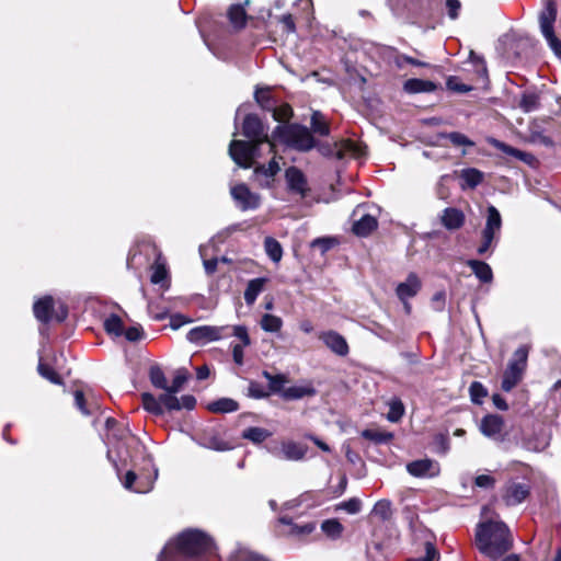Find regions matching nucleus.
Listing matches in <instances>:
<instances>
[{
  "label": "nucleus",
  "mask_w": 561,
  "mask_h": 561,
  "mask_svg": "<svg viewBox=\"0 0 561 561\" xmlns=\"http://www.w3.org/2000/svg\"><path fill=\"white\" fill-rule=\"evenodd\" d=\"M285 180L289 192L298 194L301 198L307 196L309 187L301 170L296 167H289L285 171Z\"/></svg>",
  "instance_id": "nucleus-13"
},
{
  "label": "nucleus",
  "mask_w": 561,
  "mask_h": 561,
  "mask_svg": "<svg viewBox=\"0 0 561 561\" xmlns=\"http://www.w3.org/2000/svg\"><path fill=\"white\" fill-rule=\"evenodd\" d=\"M447 88L451 91H456V92H460V93L468 92L471 90L470 87H468L463 83H460L458 81L457 77H449L447 79Z\"/></svg>",
  "instance_id": "nucleus-59"
},
{
  "label": "nucleus",
  "mask_w": 561,
  "mask_h": 561,
  "mask_svg": "<svg viewBox=\"0 0 561 561\" xmlns=\"http://www.w3.org/2000/svg\"><path fill=\"white\" fill-rule=\"evenodd\" d=\"M232 561H267L262 556L247 549V548H240L238 549L233 556Z\"/></svg>",
  "instance_id": "nucleus-50"
},
{
  "label": "nucleus",
  "mask_w": 561,
  "mask_h": 561,
  "mask_svg": "<svg viewBox=\"0 0 561 561\" xmlns=\"http://www.w3.org/2000/svg\"><path fill=\"white\" fill-rule=\"evenodd\" d=\"M407 470L411 476L419 478L435 477L439 473V465L432 459H420L408 463Z\"/></svg>",
  "instance_id": "nucleus-16"
},
{
  "label": "nucleus",
  "mask_w": 561,
  "mask_h": 561,
  "mask_svg": "<svg viewBox=\"0 0 561 561\" xmlns=\"http://www.w3.org/2000/svg\"><path fill=\"white\" fill-rule=\"evenodd\" d=\"M529 485L520 482H508L504 488L503 500L506 505L520 504L529 495Z\"/></svg>",
  "instance_id": "nucleus-15"
},
{
  "label": "nucleus",
  "mask_w": 561,
  "mask_h": 561,
  "mask_svg": "<svg viewBox=\"0 0 561 561\" xmlns=\"http://www.w3.org/2000/svg\"><path fill=\"white\" fill-rule=\"evenodd\" d=\"M264 249L266 254L273 262L278 263L282 260L283 248L276 239L272 237H266L264 240Z\"/></svg>",
  "instance_id": "nucleus-36"
},
{
  "label": "nucleus",
  "mask_w": 561,
  "mask_h": 561,
  "mask_svg": "<svg viewBox=\"0 0 561 561\" xmlns=\"http://www.w3.org/2000/svg\"><path fill=\"white\" fill-rule=\"evenodd\" d=\"M404 413L403 404L400 401H392L389 405L387 419L390 422H398Z\"/></svg>",
  "instance_id": "nucleus-53"
},
{
  "label": "nucleus",
  "mask_w": 561,
  "mask_h": 561,
  "mask_svg": "<svg viewBox=\"0 0 561 561\" xmlns=\"http://www.w3.org/2000/svg\"><path fill=\"white\" fill-rule=\"evenodd\" d=\"M199 444L206 448L215 450H226L229 448L228 444L216 436L204 435Z\"/></svg>",
  "instance_id": "nucleus-51"
},
{
  "label": "nucleus",
  "mask_w": 561,
  "mask_h": 561,
  "mask_svg": "<svg viewBox=\"0 0 561 561\" xmlns=\"http://www.w3.org/2000/svg\"><path fill=\"white\" fill-rule=\"evenodd\" d=\"M497 243H495V241L491 240V239H488V238H482L481 237V242L477 249V253L479 255H484L485 253H488L489 251H492L493 248L496 245Z\"/></svg>",
  "instance_id": "nucleus-63"
},
{
  "label": "nucleus",
  "mask_w": 561,
  "mask_h": 561,
  "mask_svg": "<svg viewBox=\"0 0 561 561\" xmlns=\"http://www.w3.org/2000/svg\"><path fill=\"white\" fill-rule=\"evenodd\" d=\"M362 436L376 444L387 443L392 439L393 435L389 432H382L377 430H365Z\"/></svg>",
  "instance_id": "nucleus-46"
},
{
  "label": "nucleus",
  "mask_w": 561,
  "mask_h": 561,
  "mask_svg": "<svg viewBox=\"0 0 561 561\" xmlns=\"http://www.w3.org/2000/svg\"><path fill=\"white\" fill-rule=\"evenodd\" d=\"M280 171V167L276 157H274L267 165L260 164L253 170V181L262 188L272 187L276 174Z\"/></svg>",
  "instance_id": "nucleus-10"
},
{
  "label": "nucleus",
  "mask_w": 561,
  "mask_h": 561,
  "mask_svg": "<svg viewBox=\"0 0 561 561\" xmlns=\"http://www.w3.org/2000/svg\"><path fill=\"white\" fill-rule=\"evenodd\" d=\"M317 393L314 387L311 382H306L304 385H296L288 388H285L282 391V397L285 400H299L305 397H313Z\"/></svg>",
  "instance_id": "nucleus-22"
},
{
  "label": "nucleus",
  "mask_w": 561,
  "mask_h": 561,
  "mask_svg": "<svg viewBox=\"0 0 561 561\" xmlns=\"http://www.w3.org/2000/svg\"><path fill=\"white\" fill-rule=\"evenodd\" d=\"M227 331H225L226 336L228 335H234L242 342L241 345L248 346L250 344V337L248 334V330L245 327L242 325H234V327H227Z\"/></svg>",
  "instance_id": "nucleus-52"
},
{
  "label": "nucleus",
  "mask_w": 561,
  "mask_h": 561,
  "mask_svg": "<svg viewBox=\"0 0 561 561\" xmlns=\"http://www.w3.org/2000/svg\"><path fill=\"white\" fill-rule=\"evenodd\" d=\"M469 393L473 403L481 404L483 399L488 396V390L481 382L473 381L469 387Z\"/></svg>",
  "instance_id": "nucleus-48"
},
{
  "label": "nucleus",
  "mask_w": 561,
  "mask_h": 561,
  "mask_svg": "<svg viewBox=\"0 0 561 561\" xmlns=\"http://www.w3.org/2000/svg\"><path fill=\"white\" fill-rule=\"evenodd\" d=\"M242 438L252 442L253 444H260L272 436V433L263 427H248L242 432Z\"/></svg>",
  "instance_id": "nucleus-35"
},
{
  "label": "nucleus",
  "mask_w": 561,
  "mask_h": 561,
  "mask_svg": "<svg viewBox=\"0 0 561 561\" xmlns=\"http://www.w3.org/2000/svg\"><path fill=\"white\" fill-rule=\"evenodd\" d=\"M106 428H107V437L110 438L111 436H113L114 438H118V439H123L124 436L126 435V431L125 430H122L121 433L119 432H115L114 431V427L117 425V422L112 419V417H108L106 420Z\"/></svg>",
  "instance_id": "nucleus-60"
},
{
  "label": "nucleus",
  "mask_w": 561,
  "mask_h": 561,
  "mask_svg": "<svg viewBox=\"0 0 561 561\" xmlns=\"http://www.w3.org/2000/svg\"><path fill=\"white\" fill-rule=\"evenodd\" d=\"M446 138L449 139L454 146H474L473 141H471L466 135L458 131L447 134Z\"/></svg>",
  "instance_id": "nucleus-54"
},
{
  "label": "nucleus",
  "mask_w": 561,
  "mask_h": 561,
  "mask_svg": "<svg viewBox=\"0 0 561 561\" xmlns=\"http://www.w3.org/2000/svg\"><path fill=\"white\" fill-rule=\"evenodd\" d=\"M282 325L283 320L274 314L265 313L261 319V328L266 332H278Z\"/></svg>",
  "instance_id": "nucleus-42"
},
{
  "label": "nucleus",
  "mask_w": 561,
  "mask_h": 561,
  "mask_svg": "<svg viewBox=\"0 0 561 561\" xmlns=\"http://www.w3.org/2000/svg\"><path fill=\"white\" fill-rule=\"evenodd\" d=\"M557 18V5L553 0H545V8L539 14V24L543 37L547 39L550 48L561 57V39L557 38L553 31V24Z\"/></svg>",
  "instance_id": "nucleus-5"
},
{
  "label": "nucleus",
  "mask_w": 561,
  "mask_h": 561,
  "mask_svg": "<svg viewBox=\"0 0 561 561\" xmlns=\"http://www.w3.org/2000/svg\"><path fill=\"white\" fill-rule=\"evenodd\" d=\"M393 10H405L414 16H427L432 11V0H389Z\"/></svg>",
  "instance_id": "nucleus-12"
},
{
  "label": "nucleus",
  "mask_w": 561,
  "mask_h": 561,
  "mask_svg": "<svg viewBox=\"0 0 561 561\" xmlns=\"http://www.w3.org/2000/svg\"><path fill=\"white\" fill-rule=\"evenodd\" d=\"M461 179L465 181L467 186L474 188L482 182L483 174L479 170L470 168L462 170Z\"/></svg>",
  "instance_id": "nucleus-43"
},
{
  "label": "nucleus",
  "mask_w": 561,
  "mask_h": 561,
  "mask_svg": "<svg viewBox=\"0 0 561 561\" xmlns=\"http://www.w3.org/2000/svg\"><path fill=\"white\" fill-rule=\"evenodd\" d=\"M403 90L410 94L430 93L436 90V84L430 80L412 78L403 83Z\"/></svg>",
  "instance_id": "nucleus-25"
},
{
  "label": "nucleus",
  "mask_w": 561,
  "mask_h": 561,
  "mask_svg": "<svg viewBox=\"0 0 561 561\" xmlns=\"http://www.w3.org/2000/svg\"><path fill=\"white\" fill-rule=\"evenodd\" d=\"M393 64L400 70L404 69V67L407 65H411L414 67H431V65L428 62H425L423 60H420L417 58H414V57H411V56H408L405 54H401L398 51L396 53V55L393 57Z\"/></svg>",
  "instance_id": "nucleus-37"
},
{
  "label": "nucleus",
  "mask_w": 561,
  "mask_h": 561,
  "mask_svg": "<svg viewBox=\"0 0 561 561\" xmlns=\"http://www.w3.org/2000/svg\"><path fill=\"white\" fill-rule=\"evenodd\" d=\"M214 549L208 535L197 529H187L165 545L158 561H192L193 558L213 553Z\"/></svg>",
  "instance_id": "nucleus-2"
},
{
  "label": "nucleus",
  "mask_w": 561,
  "mask_h": 561,
  "mask_svg": "<svg viewBox=\"0 0 561 561\" xmlns=\"http://www.w3.org/2000/svg\"><path fill=\"white\" fill-rule=\"evenodd\" d=\"M435 446L437 453L446 455L450 448L449 438L445 434H438L435 436Z\"/></svg>",
  "instance_id": "nucleus-57"
},
{
  "label": "nucleus",
  "mask_w": 561,
  "mask_h": 561,
  "mask_svg": "<svg viewBox=\"0 0 561 561\" xmlns=\"http://www.w3.org/2000/svg\"><path fill=\"white\" fill-rule=\"evenodd\" d=\"M337 159H343L347 156L360 157L364 154V150L360 145L346 139L334 144V149L330 151Z\"/></svg>",
  "instance_id": "nucleus-21"
},
{
  "label": "nucleus",
  "mask_w": 561,
  "mask_h": 561,
  "mask_svg": "<svg viewBox=\"0 0 561 561\" xmlns=\"http://www.w3.org/2000/svg\"><path fill=\"white\" fill-rule=\"evenodd\" d=\"M466 217L462 210L456 207H447L442 211L440 222L447 230H458L465 224Z\"/></svg>",
  "instance_id": "nucleus-20"
},
{
  "label": "nucleus",
  "mask_w": 561,
  "mask_h": 561,
  "mask_svg": "<svg viewBox=\"0 0 561 561\" xmlns=\"http://www.w3.org/2000/svg\"><path fill=\"white\" fill-rule=\"evenodd\" d=\"M273 138L302 152L316 147V139L310 129L296 123L277 125L273 130Z\"/></svg>",
  "instance_id": "nucleus-4"
},
{
  "label": "nucleus",
  "mask_w": 561,
  "mask_h": 561,
  "mask_svg": "<svg viewBox=\"0 0 561 561\" xmlns=\"http://www.w3.org/2000/svg\"><path fill=\"white\" fill-rule=\"evenodd\" d=\"M248 394L255 399H261V398L267 397V392L264 390V387L256 381L250 382V385L248 387Z\"/></svg>",
  "instance_id": "nucleus-58"
},
{
  "label": "nucleus",
  "mask_w": 561,
  "mask_h": 561,
  "mask_svg": "<svg viewBox=\"0 0 561 561\" xmlns=\"http://www.w3.org/2000/svg\"><path fill=\"white\" fill-rule=\"evenodd\" d=\"M311 134H318L320 136H328L330 134V126L328 122L325 121L324 115L319 112L314 111L311 115Z\"/></svg>",
  "instance_id": "nucleus-34"
},
{
  "label": "nucleus",
  "mask_w": 561,
  "mask_h": 561,
  "mask_svg": "<svg viewBox=\"0 0 561 561\" xmlns=\"http://www.w3.org/2000/svg\"><path fill=\"white\" fill-rule=\"evenodd\" d=\"M438 553L436 548L431 543L426 542L425 545V556L415 559V561H434L437 558Z\"/></svg>",
  "instance_id": "nucleus-64"
},
{
  "label": "nucleus",
  "mask_w": 561,
  "mask_h": 561,
  "mask_svg": "<svg viewBox=\"0 0 561 561\" xmlns=\"http://www.w3.org/2000/svg\"><path fill=\"white\" fill-rule=\"evenodd\" d=\"M161 408L168 411H179L181 409L193 410L196 405V399L186 394L181 399L175 397V392H171L170 390H164L163 393L159 396Z\"/></svg>",
  "instance_id": "nucleus-11"
},
{
  "label": "nucleus",
  "mask_w": 561,
  "mask_h": 561,
  "mask_svg": "<svg viewBox=\"0 0 561 561\" xmlns=\"http://www.w3.org/2000/svg\"><path fill=\"white\" fill-rule=\"evenodd\" d=\"M149 379L152 386L157 389L167 390L168 380L159 365H153L149 369Z\"/></svg>",
  "instance_id": "nucleus-39"
},
{
  "label": "nucleus",
  "mask_w": 561,
  "mask_h": 561,
  "mask_svg": "<svg viewBox=\"0 0 561 561\" xmlns=\"http://www.w3.org/2000/svg\"><path fill=\"white\" fill-rule=\"evenodd\" d=\"M504 428V420L497 414H489L484 416L480 424V431L486 437L494 440L502 439V432Z\"/></svg>",
  "instance_id": "nucleus-17"
},
{
  "label": "nucleus",
  "mask_w": 561,
  "mask_h": 561,
  "mask_svg": "<svg viewBox=\"0 0 561 561\" xmlns=\"http://www.w3.org/2000/svg\"><path fill=\"white\" fill-rule=\"evenodd\" d=\"M321 529L327 536L337 538L343 531V526L336 519H327L322 523Z\"/></svg>",
  "instance_id": "nucleus-47"
},
{
  "label": "nucleus",
  "mask_w": 561,
  "mask_h": 561,
  "mask_svg": "<svg viewBox=\"0 0 561 561\" xmlns=\"http://www.w3.org/2000/svg\"><path fill=\"white\" fill-rule=\"evenodd\" d=\"M467 265L472 270L473 274L482 282L490 283L493 279V272L491 266L478 260H469Z\"/></svg>",
  "instance_id": "nucleus-28"
},
{
  "label": "nucleus",
  "mask_w": 561,
  "mask_h": 561,
  "mask_svg": "<svg viewBox=\"0 0 561 561\" xmlns=\"http://www.w3.org/2000/svg\"><path fill=\"white\" fill-rule=\"evenodd\" d=\"M549 445V437L545 433L535 434L523 439V446L527 450L541 451Z\"/></svg>",
  "instance_id": "nucleus-32"
},
{
  "label": "nucleus",
  "mask_w": 561,
  "mask_h": 561,
  "mask_svg": "<svg viewBox=\"0 0 561 561\" xmlns=\"http://www.w3.org/2000/svg\"><path fill=\"white\" fill-rule=\"evenodd\" d=\"M37 371L43 378L49 380L51 383H55V385L62 383V379L57 374V371L53 367L44 364L42 360H39V363H38Z\"/></svg>",
  "instance_id": "nucleus-45"
},
{
  "label": "nucleus",
  "mask_w": 561,
  "mask_h": 561,
  "mask_svg": "<svg viewBox=\"0 0 561 561\" xmlns=\"http://www.w3.org/2000/svg\"><path fill=\"white\" fill-rule=\"evenodd\" d=\"M474 484L479 488L490 489L495 484V479L489 474H480L474 479Z\"/></svg>",
  "instance_id": "nucleus-61"
},
{
  "label": "nucleus",
  "mask_w": 561,
  "mask_h": 561,
  "mask_svg": "<svg viewBox=\"0 0 561 561\" xmlns=\"http://www.w3.org/2000/svg\"><path fill=\"white\" fill-rule=\"evenodd\" d=\"M491 145L494 148H496L497 150L502 151L503 153L514 157L520 161H524L527 164H533V162L535 161V157L531 153L522 151V150L514 148L503 141L493 139L491 141Z\"/></svg>",
  "instance_id": "nucleus-23"
},
{
  "label": "nucleus",
  "mask_w": 561,
  "mask_h": 561,
  "mask_svg": "<svg viewBox=\"0 0 561 561\" xmlns=\"http://www.w3.org/2000/svg\"><path fill=\"white\" fill-rule=\"evenodd\" d=\"M141 401L146 411L154 415L163 414V408H161L159 397L156 398L153 394L145 392L141 394Z\"/></svg>",
  "instance_id": "nucleus-40"
},
{
  "label": "nucleus",
  "mask_w": 561,
  "mask_h": 561,
  "mask_svg": "<svg viewBox=\"0 0 561 561\" xmlns=\"http://www.w3.org/2000/svg\"><path fill=\"white\" fill-rule=\"evenodd\" d=\"M123 335H125L126 340L129 342H136L141 339L142 332L140 327H130L127 330H124Z\"/></svg>",
  "instance_id": "nucleus-62"
},
{
  "label": "nucleus",
  "mask_w": 561,
  "mask_h": 561,
  "mask_svg": "<svg viewBox=\"0 0 561 561\" xmlns=\"http://www.w3.org/2000/svg\"><path fill=\"white\" fill-rule=\"evenodd\" d=\"M104 330L107 334L115 337L122 336L124 333V323L119 316L112 313L105 318L103 323Z\"/></svg>",
  "instance_id": "nucleus-31"
},
{
  "label": "nucleus",
  "mask_w": 561,
  "mask_h": 561,
  "mask_svg": "<svg viewBox=\"0 0 561 561\" xmlns=\"http://www.w3.org/2000/svg\"><path fill=\"white\" fill-rule=\"evenodd\" d=\"M242 134L249 139L232 140L229 145V156L241 168L248 169L260 157V146L266 144L268 151L274 152V144L271 141L267 128L255 114H248L242 124Z\"/></svg>",
  "instance_id": "nucleus-1"
},
{
  "label": "nucleus",
  "mask_w": 561,
  "mask_h": 561,
  "mask_svg": "<svg viewBox=\"0 0 561 561\" xmlns=\"http://www.w3.org/2000/svg\"><path fill=\"white\" fill-rule=\"evenodd\" d=\"M528 351L522 346L514 353L513 359L503 375L502 389L506 392L511 391L523 378V373L526 367Z\"/></svg>",
  "instance_id": "nucleus-6"
},
{
  "label": "nucleus",
  "mask_w": 561,
  "mask_h": 561,
  "mask_svg": "<svg viewBox=\"0 0 561 561\" xmlns=\"http://www.w3.org/2000/svg\"><path fill=\"white\" fill-rule=\"evenodd\" d=\"M279 524L286 525L289 527L288 530L283 531V534L291 535V536H306L311 534L316 529V525L313 523H308L305 525H294L290 518L280 517L278 519Z\"/></svg>",
  "instance_id": "nucleus-29"
},
{
  "label": "nucleus",
  "mask_w": 561,
  "mask_h": 561,
  "mask_svg": "<svg viewBox=\"0 0 561 561\" xmlns=\"http://www.w3.org/2000/svg\"><path fill=\"white\" fill-rule=\"evenodd\" d=\"M476 545L482 554L496 560L513 547V537L503 522L488 520L477 526Z\"/></svg>",
  "instance_id": "nucleus-3"
},
{
  "label": "nucleus",
  "mask_w": 561,
  "mask_h": 561,
  "mask_svg": "<svg viewBox=\"0 0 561 561\" xmlns=\"http://www.w3.org/2000/svg\"><path fill=\"white\" fill-rule=\"evenodd\" d=\"M228 18L232 26L239 30L245 26L248 15L242 4H232L228 10Z\"/></svg>",
  "instance_id": "nucleus-30"
},
{
  "label": "nucleus",
  "mask_w": 561,
  "mask_h": 561,
  "mask_svg": "<svg viewBox=\"0 0 561 561\" xmlns=\"http://www.w3.org/2000/svg\"><path fill=\"white\" fill-rule=\"evenodd\" d=\"M270 451L280 460L299 461L305 458L307 446L294 440H282L278 447H274Z\"/></svg>",
  "instance_id": "nucleus-8"
},
{
  "label": "nucleus",
  "mask_w": 561,
  "mask_h": 561,
  "mask_svg": "<svg viewBox=\"0 0 561 561\" xmlns=\"http://www.w3.org/2000/svg\"><path fill=\"white\" fill-rule=\"evenodd\" d=\"M54 308V299L50 296H46L35 301L33 311L35 318L41 322H48L51 320V310Z\"/></svg>",
  "instance_id": "nucleus-24"
},
{
  "label": "nucleus",
  "mask_w": 561,
  "mask_h": 561,
  "mask_svg": "<svg viewBox=\"0 0 561 561\" xmlns=\"http://www.w3.org/2000/svg\"><path fill=\"white\" fill-rule=\"evenodd\" d=\"M337 508L344 510L348 514H357L362 508V502L357 497H352L339 504Z\"/></svg>",
  "instance_id": "nucleus-55"
},
{
  "label": "nucleus",
  "mask_w": 561,
  "mask_h": 561,
  "mask_svg": "<svg viewBox=\"0 0 561 561\" xmlns=\"http://www.w3.org/2000/svg\"><path fill=\"white\" fill-rule=\"evenodd\" d=\"M320 340L335 354L345 356L348 354L346 340L335 331H327L320 334Z\"/></svg>",
  "instance_id": "nucleus-19"
},
{
  "label": "nucleus",
  "mask_w": 561,
  "mask_h": 561,
  "mask_svg": "<svg viewBox=\"0 0 561 561\" xmlns=\"http://www.w3.org/2000/svg\"><path fill=\"white\" fill-rule=\"evenodd\" d=\"M378 227L377 219L371 215H364L353 224V232L358 237H367Z\"/></svg>",
  "instance_id": "nucleus-26"
},
{
  "label": "nucleus",
  "mask_w": 561,
  "mask_h": 561,
  "mask_svg": "<svg viewBox=\"0 0 561 561\" xmlns=\"http://www.w3.org/2000/svg\"><path fill=\"white\" fill-rule=\"evenodd\" d=\"M293 116V108L288 104H284L273 111V117L277 122L288 121Z\"/></svg>",
  "instance_id": "nucleus-56"
},
{
  "label": "nucleus",
  "mask_w": 561,
  "mask_h": 561,
  "mask_svg": "<svg viewBox=\"0 0 561 561\" xmlns=\"http://www.w3.org/2000/svg\"><path fill=\"white\" fill-rule=\"evenodd\" d=\"M266 283L267 278L265 277L253 278L248 283V286L244 290V300L248 306H251L255 302L257 296L263 291Z\"/></svg>",
  "instance_id": "nucleus-27"
},
{
  "label": "nucleus",
  "mask_w": 561,
  "mask_h": 561,
  "mask_svg": "<svg viewBox=\"0 0 561 561\" xmlns=\"http://www.w3.org/2000/svg\"><path fill=\"white\" fill-rule=\"evenodd\" d=\"M187 379H188V371L185 368L178 369L175 371L172 383L170 386L168 385L167 390H170L171 392H175V393L182 391Z\"/></svg>",
  "instance_id": "nucleus-44"
},
{
  "label": "nucleus",
  "mask_w": 561,
  "mask_h": 561,
  "mask_svg": "<svg viewBox=\"0 0 561 561\" xmlns=\"http://www.w3.org/2000/svg\"><path fill=\"white\" fill-rule=\"evenodd\" d=\"M227 327L201 325L188 331L186 337L195 344H205L211 341H218L226 336Z\"/></svg>",
  "instance_id": "nucleus-9"
},
{
  "label": "nucleus",
  "mask_w": 561,
  "mask_h": 561,
  "mask_svg": "<svg viewBox=\"0 0 561 561\" xmlns=\"http://www.w3.org/2000/svg\"><path fill=\"white\" fill-rule=\"evenodd\" d=\"M371 513L381 520H387L391 517L392 514L391 503L387 500H380L375 504Z\"/></svg>",
  "instance_id": "nucleus-49"
},
{
  "label": "nucleus",
  "mask_w": 561,
  "mask_h": 561,
  "mask_svg": "<svg viewBox=\"0 0 561 561\" xmlns=\"http://www.w3.org/2000/svg\"><path fill=\"white\" fill-rule=\"evenodd\" d=\"M539 95L537 93H524L520 98L518 106L525 112L530 113L539 107Z\"/></svg>",
  "instance_id": "nucleus-41"
},
{
  "label": "nucleus",
  "mask_w": 561,
  "mask_h": 561,
  "mask_svg": "<svg viewBox=\"0 0 561 561\" xmlns=\"http://www.w3.org/2000/svg\"><path fill=\"white\" fill-rule=\"evenodd\" d=\"M230 194L237 207L242 211L254 210L261 206V196L243 183L231 186Z\"/></svg>",
  "instance_id": "nucleus-7"
},
{
  "label": "nucleus",
  "mask_w": 561,
  "mask_h": 561,
  "mask_svg": "<svg viewBox=\"0 0 561 561\" xmlns=\"http://www.w3.org/2000/svg\"><path fill=\"white\" fill-rule=\"evenodd\" d=\"M209 410L216 413H229L238 410L239 404L232 399L222 398L211 402L208 405Z\"/></svg>",
  "instance_id": "nucleus-38"
},
{
  "label": "nucleus",
  "mask_w": 561,
  "mask_h": 561,
  "mask_svg": "<svg viewBox=\"0 0 561 561\" xmlns=\"http://www.w3.org/2000/svg\"><path fill=\"white\" fill-rule=\"evenodd\" d=\"M502 228V217L495 206L490 205L488 207V215L484 228L481 232L482 238H488L495 243L499 242L500 233Z\"/></svg>",
  "instance_id": "nucleus-14"
},
{
  "label": "nucleus",
  "mask_w": 561,
  "mask_h": 561,
  "mask_svg": "<svg viewBox=\"0 0 561 561\" xmlns=\"http://www.w3.org/2000/svg\"><path fill=\"white\" fill-rule=\"evenodd\" d=\"M123 484L125 489L137 493H146L152 489V481L148 482L147 485H142L137 481V476L134 471L126 472Z\"/></svg>",
  "instance_id": "nucleus-33"
},
{
  "label": "nucleus",
  "mask_w": 561,
  "mask_h": 561,
  "mask_svg": "<svg viewBox=\"0 0 561 561\" xmlns=\"http://www.w3.org/2000/svg\"><path fill=\"white\" fill-rule=\"evenodd\" d=\"M420 289H421V280L414 273L409 274L405 282L400 283L397 286V289H396L397 295H398L399 299L404 302L407 310L410 309V306L407 302V300L409 298L414 297L419 293Z\"/></svg>",
  "instance_id": "nucleus-18"
}]
</instances>
